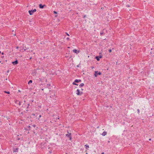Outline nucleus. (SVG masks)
<instances>
[{
  "label": "nucleus",
  "mask_w": 154,
  "mask_h": 154,
  "mask_svg": "<svg viewBox=\"0 0 154 154\" xmlns=\"http://www.w3.org/2000/svg\"><path fill=\"white\" fill-rule=\"evenodd\" d=\"M73 52L75 53L76 54H78L79 52V51L76 49H74L73 50Z\"/></svg>",
  "instance_id": "obj_9"
},
{
  "label": "nucleus",
  "mask_w": 154,
  "mask_h": 154,
  "mask_svg": "<svg viewBox=\"0 0 154 154\" xmlns=\"http://www.w3.org/2000/svg\"><path fill=\"white\" fill-rule=\"evenodd\" d=\"M151 140V139H150V138L149 139V141Z\"/></svg>",
  "instance_id": "obj_32"
},
{
  "label": "nucleus",
  "mask_w": 154,
  "mask_h": 154,
  "mask_svg": "<svg viewBox=\"0 0 154 154\" xmlns=\"http://www.w3.org/2000/svg\"><path fill=\"white\" fill-rule=\"evenodd\" d=\"M4 92L5 93H6V94H10V92L9 91H4Z\"/></svg>",
  "instance_id": "obj_17"
},
{
  "label": "nucleus",
  "mask_w": 154,
  "mask_h": 154,
  "mask_svg": "<svg viewBox=\"0 0 154 154\" xmlns=\"http://www.w3.org/2000/svg\"><path fill=\"white\" fill-rule=\"evenodd\" d=\"M18 148H17L15 149H14L13 152H18Z\"/></svg>",
  "instance_id": "obj_11"
},
{
  "label": "nucleus",
  "mask_w": 154,
  "mask_h": 154,
  "mask_svg": "<svg viewBox=\"0 0 154 154\" xmlns=\"http://www.w3.org/2000/svg\"><path fill=\"white\" fill-rule=\"evenodd\" d=\"M36 10L35 9L33 10H29V13L30 15H32L33 14L34 12H36Z\"/></svg>",
  "instance_id": "obj_4"
},
{
  "label": "nucleus",
  "mask_w": 154,
  "mask_h": 154,
  "mask_svg": "<svg viewBox=\"0 0 154 154\" xmlns=\"http://www.w3.org/2000/svg\"><path fill=\"white\" fill-rule=\"evenodd\" d=\"M66 34L67 35L69 36V35L67 32H66Z\"/></svg>",
  "instance_id": "obj_27"
},
{
  "label": "nucleus",
  "mask_w": 154,
  "mask_h": 154,
  "mask_svg": "<svg viewBox=\"0 0 154 154\" xmlns=\"http://www.w3.org/2000/svg\"><path fill=\"white\" fill-rule=\"evenodd\" d=\"M137 112H138V113H139V112H140V110H139V109H138L137 110Z\"/></svg>",
  "instance_id": "obj_23"
},
{
  "label": "nucleus",
  "mask_w": 154,
  "mask_h": 154,
  "mask_svg": "<svg viewBox=\"0 0 154 154\" xmlns=\"http://www.w3.org/2000/svg\"><path fill=\"white\" fill-rule=\"evenodd\" d=\"M126 6H127V7H130L129 5H126Z\"/></svg>",
  "instance_id": "obj_30"
},
{
  "label": "nucleus",
  "mask_w": 154,
  "mask_h": 154,
  "mask_svg": "<svg viewBox=\"0 0 154 154\" xmlns=\"http://www.w3.org/2000/svg\"><path fill=\"white\" fill-rule=\"evenodd\" d=\"M26 50V49H25L24 50V51H25Z\"/></svg>",
  "instance_id": "obj_39"
},
{
  "label": "nucleus",
  "mask_w": 154,
  "mask_h": 154,
  "mask_svg": "<svg viewBox=\"0 0 154 154\" xmlns=\"http://www.w3.org/2000/svg\"><path fill=\"white\" fill-rule=\"evenodd\" d=\"M17 140H20V138H18V139H17Z\"/></svg>",
  "instance_id": "obj_36"
},
{
  "label": "nucleus",
  "mask_w": 154,
  "mask_h": 154,
  "mask_svg": "<svg viewBox=\"0 0 154 154\" xmlns=\"http://www.w3.org/2000/svg\"><path fill=\"white\" fill-rule=\"evenodd\" d=\"M32 126H33L35 128L36 126V125H32Z\"/></svg>",
  "instance_id": "obj_28"
},
{
  "label": "nucleus",
  "mask_w": 154,
  "mask_h": 154,
  "mask_svg": "<svg viewBox=\"0 0 154 154\" xmlns=\"http://www.w3.org/2000/svg\"><path fill=\"white\" fill-rule=\"evenodd\" d=\"M46 87L48 88V89H50L51 88V84H47L46 86Z\"/></svg>",
  "instance_id": "obj_10"
},
{
  "label": "nucleus",
  "mask_w": 154,
  "mask_h": 154,
  "mask_svg": "<svg viewBox=\"0 0 154 154\" xmlns=\"http://www.w3.org/2000/svg\"><path fill=\"white\" fill-rule=\"evenodd\" d=\"M86 17V15H85L84 16L83 18H85Z\"/></svg>",
  "instance_id": "obj_26"
},
{
  "label": "nucleus",
  "mask_w": 154,
  "mask_h": 154,
  "mask_svg": "<svg viewBox=\"0 0 154 154\" xmlns=\"http://www.w3.org/2000/svg\"><path fill=\"white\" fill-rule=\"evenodd\" d=\"M102 57L101 56H96L95 57V58L97 59V61H99L100 60V58H101Z\"/></svg>",
  "instance_id": "obj_12"
},
{
  "label": "nucleus",
  "mask_w": 154,
  "mask_h": 154,
  "mask_svg": "<svg viewBox=\"0 0 154 154\" xmlns=\"http://www.w3.org/2000/svg\"><path fill=\"white\" fill-rule=\"evenodd\" d=\"M18 47H17L16 48L17 49H18Z\"/></svg>",
  "instance_id": "obj_33"
},
{
  "label": "nucleus",
  "mask_w": 154,
  "mask_h": 154,
  "mask_svg": "<svg viewBox=\"0 0 154 154\" xmlns=\"http://www.w3.org/2000/svg\"><path fill=\"white\" fill-rule=\"evenodd\" d=\"M102 135L103 136H105L106 135V132L105 131H104L102 134Z\"/></svg>",
  "instance_id": "obj_16"
},
{
  "label": "nucleus",
  "mask_w": 154,
  "mask_h": 154,
  "mask_svg": "<svg viewBox=\"0 0 154 154\" xmlns=\"http://www.w3.org/2000/svg\"><path fill=\"white\" fill-rule=\"evenodd\" d=\"M29 104H27V105H27V108H28V106H29Z\"/></svg>",
  "instance_id": "obj_20"
},
{
  "label": "nucleus",
  "mask_w": 154,
  "mask_h": 154,
  "mask_svg": "<svg viewBox=\"0 0 154 154\" xmlns=\"http://www.w3.org/2000/svg\"><path fill=\"white\" fill-rule=\"evenodd\" d=\"M2 54H4V53H3V52H2Z\"/></svg>",
  "instance_id": "obj_37"
},
{
  "label": "nucleus",
  "mask_w": 154,
  "mask_h": 154,
  "mask_svg": "<svg viewBox=\"0 0 154 154\" xmlns=\"http://www.w3.org/2000/svg\"><path fill=\"white\" fill-rule=\"evenodd\" d=\"M101 154H104V152H102Z\"/></svg>",
  "instance_id": "obj_31"
},
{
  "label": "nucleus",
  "mask_w": 154,
  "mask_h": 154,
  "mask_svg": "<svg viewBox=\"0 0 154 154\" xmlns=\"http://www.w3.org/2000/svg\"><path fill=\"white\" fill-rule=\"evenodd\" d=\"M12 63L14 65H15L17 64H18V61L17 60H16L15 61H13L12 62Z\"/></svg>",
  "instance_id": "obj_6"
},
{
  "label": "nucleus",
  "mask_w": 154,
  "mask_h": 154,
  "mask_svg": "<svg viewBox=\"0 0 154 154\" xmlns=\"http://www.w3.org/2000/svg\"><path fill=\"white\" fill-rule=\"evenodd\" d=\"M153 43H154V42H153Z\"/></svg>",
  "instance_id": "obj_43"
},
{
  "label": "nucleus",
  "mask_w": 154,
  "mask_h": 154,
  "mask_svg": "<svg viewBox=\"0 0 154 154\" xmlns=\"http://www.w3.org/2000/svg\"><path fill=\"white\" fill-rule=\"evenodd\" d=\"M32 83V80H30L28 82V84H30V83Z\"/></svg>",
  "instance_id": "obj_18"
},
{
  "label": "nucleus",
  "mask_w": 154,
  "mask_h": 154,
  "mask_svg": "<svg viewBox=\"0 0 154 154\" xmlns=\"http://www.w3.org/2000/svg\"><path fill=\"white\" fill-rule=\"evenodd\" d=\"M1 53V51H0V53Z\"/></svg>",
  "instance_id": "obj_42"
},
{
  "label": "nucleus",
  "mask_w": 154,
  "mask_h": 154,
  "mask_svg": "<svg viewBox=\"0 0 154 154\" xmlns=\"http://www.w3.org/2000/svg\"><path fill=\"white\" fill-rule=\"evenodd\" d=\"M101 74V73L100 72H98V71H95V72L94 73V75L95 77H97L98 75H100Z\"/></svg>",
  "instance_id": "obj_5"
},
{
  "label": "nucleus",
  "mask_w": 154,
  "mask_h": 154,
  "mask_svg": "<svg viewBox=\"0 0 154 154\" xmlns=\"http://www.w3.org/2000/svg\"><path fill=\"white\" fill-rule=\"evenodd\" d=\"M45 6V5H42V4H40L39 5V7L40 8L42 9L44 8V6Z\"/></svg>",
  "instance_id": "obj_8"
},
{
  "label": "nucleus",
  "mask_w": 154,
  "mask_h": 154,
  "mask_svg": "<svg viewBox=\"0 0 154 154\" xmlns=\"http://www.w3.org/2000/svg\"><path fill=\"white\" fill-rule=\"evenodd\" d=\"M101 9L103 10V8H101Z\"/></svg>",
  "instance_id": "obj_40"
},
{
  "label": "nucleus",
  "mask_w": 154,
  "mask_h": 154,
  "mask_svg": "<svg viewBox=\"0 0 154 154\" xmlns=\"http://www.w3.org/2000/svg\"><path fill=\"white\" fill-rule=\"evenodd\" d=\"M81 81V79H75V80L74 82L72 83V84L73 85H78L77 84H76L75 83V82L78 83L79 82H80Z\"/></svg>",
  "instance_id": "obj_2"
},
{
  "label": "nucleus",
  "mask_w": 154,
  "mask_h": 154,
  "mask_svg": "<svg viewBox=\"0 0 154 154\" xmlns=\"http://www.w3.org/2000/svg\"><path fill=\"white\" fill-rule=\"evenodd\" d=\"M84 85L83 83H82L79 85V87L80 88L82 87H83Z\"/></svg>",
  "instance_id": "obj_15"
},
{
  "label": "nucleus",
  "mask_w": 154,
  "mask_h": 154,
  "mask_svg": "<svg viewBox=\"0 0 154 154\" xmlns=\"http://www.w3.org/2000/svg\"><path fill=\"white\" fill-rule=\"evenodd\" d=\"M68 134L66 135V136L69 138V140H72V137L71 136V133H69L68 131Z\"/></svg>",
  "instance_id": "obj_3"
},
{
  "label": "nucleus",
  "mask_w": 154,
  "mask_h": 154,
  "mask_svg": "<svg viewBox=\"0 0 154 154\" xmlns=\"http://www.w3.org/2000/svg\"><path fill=\"white\" fill-rule=\"evenodd\" d=\"M81 90H83V89H81Z\"/></svg>",
  "instance_id": "obj_41"
},
{
  "label": "nucleus",
  "mask_w": 154,
  "mask_h": 154,
  "mask_svg": "<svg viewBox=\"0 0 154 154\" xmlns=\"http://www.w3.org/2000/svg\"><path fill=\"white\" fill-rule=\"evenodd\" d=\"M54 14H57V12H56V11H54Z\"/></svg>",
  "instance_id": "obj_24"
},
{
  "label": "nucleus",
  "mask_w": 154,
  "mask_h": 154,
  "mask_svg": "<svg viewBox=\"0 0 154 154\" xmlns=\"http://www.w3.org/2000/svg\"><path fill=\"white\" fill-rule=\"evenodd\" d=\"M26 111H28V109H26Z\"/></svg>",
  "instance_id": "obj_38"
},
{
  "label": "nucleus",
  "mask_w": 154,
  "mask_h": 154,
  "mask_svg": "<svg viewBox=\"0 0 154 154\" xmlns=\"http://www.w3.org/2000/svg\"><path fill=\"white\" fill-rule=\"evenodd\" d=\"M69 37H67V38H66V39H67V40H69Z\"/></svg>",
  "instance_id": "obj_29"
},
{
  "label": "nucleus",
  "mask_w": 154,
  "mask_h": 154,
  "mask_svg": "<svg viewBox=\"0 0 154 154\" xmlns=\"http://www.w3.org/2000/svg\"><path fill=\"white\" fill-rule=\"evenodd\" d=\"M41 117V115H39V118H38V119H39V118H40Z\"/></svg>",
  "instance_id": "obj_21"
},
{
  "label": "nucleus",
  "mask_w": 154,
  "mask_h": 154,
  "mask_svg": "<svg viewBox=\"0 0 154 154\" xmlns=\"http://www.w3.org/2000/svg\"><path fill=\"white\" fill-rule=\"evenodd\" d=\"M21 102H19V106L21 105Z\"/></svg>",
  "instance_id": "obj_25"
},
{
  "label": "nucleus",
  "mask_w": 154,
  "mask_h": 154,
  "mask_svg": "<svg viewBox=\"0 0 154 154\" xmlns=\"http://www.w3.org/2000/svg\"><path fill=\"white\" fill-rule=\"evenodd\" d=\"M100 34L101 35H102V34H103V33L100 32Z\"/></svg>",
  "instance_id": "obj_34"
},
{
  "label": "nucleus",
  "mask_w": 154,
  "mask_h": 154,
  "mask_svg": "<svg viewBox=\"0 0 154 154\" xmlns=\"http://www.w3.org/2000/svg\"><path fill=\"white\" fill-rule=\"evenodd\" d=\"M36 73V69H35L32 72V75H35Z\"/></svg>",
  "instance_id": "obj_14"
},
{
  "label": "nucleus",
  "mask_w": 154,
  "mask_h": 154,
  "mask_svg": "<svg viewBox=\"0 0 154 154\" xmlns=\"http://www.w3.org/2000/svg\"><path fill=\"white\" fill-rule=\"evenodd\" d=\"M85 147L87 149H88V148H89V146L88 144H86L85 145Z\"/></svg>",
  "instance_id": "obj_13"
},
{
  "label": "nucleus",
  "mask_w": 154,
  "mask_h": 154,
  "mask_svg": "<svg viewBox=\"0 0 154 154\" xmlns=\"http://www.w3.org/2000/svg\"><path fill=\"white\" fill-rule=\"evenodd\" d=\"M32 115L33 116H34L35 117H36L37 115V113H36L35 114H33Z\"/></svg>",
  "instance_id": "obj_19"
},
{
  "label": "nucleus",
  "mask_w": 154,
  "mask_h": 154,
  "mask_svg": "<svg viewBox=\"0 0 154 154\" xmlns=\"http://www.w3.org/2000/svg\"><path fill=\"white\" fill-rule=\"evenodd\" d=\"M31 126L30 125L28 126L26 128H25L24 129L26 131H29L30 130Z\"/></svg>",
  "instance_id": "obj_7"
},
{
  "label": "nucleus",
  "mask_w": 154,
  "mask_h": 154,
  "mask_svg": "<svg viewBox=\"0 0 154 154\" xmlns=\"http://www.w3.org/2000/svg\"><path fill=\"white\" fill-rule=\"evenodd\" d=\"M109 52H111L112 51V50L110 49L109 50Z\"/></svg>",
  "instance_id": "obj_22"
},
{
  "label": "nucleus",
  "mask_w": 154,
  "mask_h": 154,
  "mask_svg": "<svg viewBox=\"0 0 154 154\" xmlns=\"http://www.w3.org/2000/svg\"><path fill=\"white\" fill-rule=\"evenodd\" d=\"M76 93L78 95H81L83 94L82 92H80L79 89H77L76 91Z\"/></svg>",
  "instance_id": "obj_1"
},
{
  "label": "nucleus",
  "mask_w": 154,
  "mask_h": 154,
  "mask_svg": "<svg viewBox=\"0 0 154 154\" xmlns=\"http://www.w3.org/2000/svg\"><path fill=\"white\" fill-rule=\"evenodd\" d=\"M41 90L42 91H43V88H42L41 89Z\"/></svg>",
  "instance_id": "obj_35"
}]
</instances>
